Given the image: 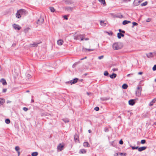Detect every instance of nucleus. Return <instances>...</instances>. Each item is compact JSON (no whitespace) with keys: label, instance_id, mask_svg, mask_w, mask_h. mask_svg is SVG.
<instances>
[{"label":"nucleus","instance_id":"48","mask_svg":"<svg viewBox=\"0 0 156 156\" xmlns=\"http://www.w3.org/2000/svg\"><path fill=\"white\" fill-rule=\"evenodd\" d=\"M151 20V18H148L146 20L147 22H149Z\"/></svg>","mask_w":156,"mask_h":156},{"label":"nucleus","instance_id":"6","mask_svg":"<svg viewBox=\"0 0 156 156\" xmlns=\"http://www.w3.org/2000/svg\"><path fill=\"white\" fill-rule=\"evenodd\" d=\"M12 26L13 27L15 30H19L21 29V27H20L17 24H14L12 25Z\"/></svg>","mask_w":156,"mask_h":156},{"label":"nucleus","instance_id":"44","mask_svg":"<svg viewBox=\"0 0 156 156\" xmlns=\"http://www.w3.org/2000/svg\"><path fill=\"white\" fill-rule=\"evenodd\" d=\"M119 33H121V32L122 33H125V31L124 30H122L121 29H119Z\"/></svg>","mask_w":156,"mask_h":156},{"label":"nucleus","instance_id":"11","mask_svg":"<svg viewBox=\"0 0 156 156\" xmlns=\"http://www.w3.org/2000/svg\"><path fill=\"white\" fill-rule=\"evenodd\" d=\"M0 82L2 83L3 85H6L7 84L5 80L3 78L1 79L0 80Z\"/></svg>","mask_w":156,"mask_h":156},{"label":"nucleus","instance_id":"20","mask_svg":"<svg viewBox=\"0 0 156 156\" xmlns=\"http://www.w3.org/2000/svg\"><path fill=\"white\" fill-rule=\"evenodd\" d=\"M73 8H71L70 7H67L65 8V9L68 12L72 11L73 10Z\"/></svg>","mask_w":156,"mask_h":156},{"label":"nucleus","instance_id":"4","mask_svg":"<svg viewBox=\"0 0 156 156\" xmlns=\"http://www.w3.org/2000/svg\"><path fill=\"white\" fill-rule=\"evenodd\" d=\"M78 80V79L77 78H76L73 80H71L69 81H68V82H67L66 83H70L71 84H74L76 83Z\"/></svg>","mask_w":156,"mask_h":156},{"label":"nucleus","instance_id":"8","mask_svg":"<svg viewBox=\"0 0 156 156\" xmlns=\"http://www.w3.org/2000/svg\"><path fill=\"white\" fill-rule=\"evenodd\" d=\"M147 148L146 147H138V151H139L141 152L145 150Z\"/></svg>","mask_w":156,"mask_h":156},{"label":"nucleus","instance_id":"55","mask_svg":"<svg viewBox=\"0 0 156 156\" xmlns=\"http://www.w3.org/2000/svg\"><path fill=\"white\" fill-rule=\"evenodd\" d=\"M118 70V69H116V68H114V69H112V70L113 71H116Z\"/></svg>","mask_w":156,"mask_h":156},{"label":"nucleus","instance_id":"5","mask_svg":"<svg viewBox=\"0 0 156 156\" xmlns=\"http://www.w3.org/2000/svg\"><path fill=\"white\" fill-rule=\"evenodd\" d=\"M44 20L43 18L41 17L37 20V23L38 24H41L43 23Z\"/></svg>","mask_w":156,"mask_h":156},{"label":"nucleus","instance_id":"23","mask_svg":"<svg viewBox=\"0 0 156 156\" xmlns=\"http://www.w3.org/2000/svg\"><path fill=\"white\" fill-rule=\"evenodd\" d=\"M130 23L131 21H130L125 20L122 22V24L124 25H125Z\"/></svg>","mask_w":156,"mask_h":156},{"label":"nucleus","instance_id":"42","mask_svg":"<svg viewBox=\"0 0 156 156\" xmlns=\"http://www.w3.org/2000/svg\"><path fill=\"white\" fill-rule=\"evenodd\" d=\"M104 75L105 76H107L108 75V73L107 71H105L104 73Z\"/></svg>","mask_w":156,"mask_h":156},{"label":"nucleus","instance_id":"29","mask_svg":"<svg viewBox=\"0 0 156 156\" xmlns=\"http://www.w3.org/2000/svg\"><path fill=\"white\" fill-rule=\"evenodd\" d=\"M5 101L4 99L0 98V105L4 103Z\"/></svg>","mask_w":156,"mask_h":156},{"label":"nucleus","instance_id":"17","mask_svg":"<svg viewBox=\"0 0 156 156\" xmlns=\"http://www.w3.org/2000/svg\"><path fill=\"white\" fill-rule=\"evenodd\" d=\"M146 55L147 57L148 58L152 57L153 56V54L152 52H150L148 54H146Z\"/></svg>","mask_w":156,"mask_h":156},{"label":"nucleus","instance_id":"22","mask_svg":"<svg viewBox=\"0 0 156 156\" xmlns=\"http://www.w3.org/2000/svg\"><path fill=\"white\" fill-rule=\"evenodd\" d=\"M98 1L104 5H106V4L105 2V0H98Z\"/></svg>","mask_w":156,"mask_h":156},{"label":"nucleus","instance_id":"9","mask_svg":"<svg viewBox=\"0 0 156 156\" xmlns=\"http://www.w3.org/2000/svg\"><path fill=\"white\" fill-rule=\"evenodd\" d=\"M138 1V0H135L133 3V5L134 6L139 5L140 3Z\"/></svg>","mask_w":156,"mask_h":156},{"label":"nucleus","instance_id":"61","mask_svg":"<svg viewBox=\"0 0 156 156\" xmlns=\"http://www.w3.org/2000/svg\"><path fill=\"white\" fill-rule=\"evenodd\" d=\"M17 152H18V156H20V152L19 151H18Z\"/></svg>","mask_w":156,"mask_h":156},{"label":"nucleus","instance_id":"16","mask_svg":"<svg viewBox=\"0 0 156 156\" xmlns=\"http://www.w3.org/2000/svg\"><path fill=\"white\" fill-rule=\"evenodd\" d=\"M100 24L103 27H105L106 25V23H105L104 21L101 20L100 21Z\"/></svg>","mask_w":156,"mask_h":156},{"label":"nucleus","instance_id":"10","mask_svg":"<svg viewBox=\"0 0 156 156\" xmlns=\"http://www.w3.org/2000/svg\"><path fill=\"white\" fill-rule=\"evenodd\" d=\"M135 103L134 100L131 99L129 101V104L131 105H133Z\"/></svg>","mask_w":156,"mask_h":156},{"label":"nucleus","instance_id":"46","mask_svg":"<svg viewBox=\"0 0 156 156\" xmlns=\"http://www.w3.org/2000/svg\"><path fill=\"white\" fill-rule=\"evenodd\" d=\"M153 71L156 70V65H155L152 68Z\"/></svg>","mask_w":156,"mask_h":156},{"label":"nucleus","instance_id":"41","mask_svg":"<svg viewBox=\"0 0 156 156\" xmlns=\"http://www.w3.org/2000/svg\"><path fill=\"white\" fill-rule=\"evenodd\" d=\"M146 141L145 140H142L141 141V143L142 144H144L145 143Z\"/></svg>","mask_w":156,"mask_h":156},{"label":"nucleus","instance_id":"19","mask_svg":"<svg viewBox=\"0 0 156 156\" xmlns=\"http://www.w3.org/2000/svg\"><path fill=\"white\" fill-rule=\"evenodd\" d=\"M83 145L85 147H89L90 146V145L88 142H85L83 144Z\"/></svg>","mask_w":156,"mask_h":156},{"label":"nucleus","instance_id":"43","mask_svg":"<svg viewBox=\"0 0 156 156\" xmlns=\"http://www.w3.org/2000/svg\"><path fill=\"white\" fill-rule=\"evenodd\" d=\"M27 79H29L31 77V75L29 74H28L27 75Z\"/></svg>","mask_w":156,"mask_h":156},{"label":"nucleus","instance_id":"37","mask_svg":"<svg viewBox=\"0 0 156 156\" xmlns=\"http://www.w3.org/2000/svg\"><path fill=\"white\" fill-rule=\"evenodd\" d=\"M132 24L133 25L132 26V28H133L134 27V26H137L138 25L137 23H136L135 22H133L132 23Z\"/></svg>","mask_w":156,"mask_h":156},{"label":"nucleus","instance_id":"57","mask_svg":"<svg viewBox=\"0 0 156 156\" xmlns=\"http://www.w3.org/2000/svg\"><path fill=\"white\" fill-rule=\"evenodd\" d=\"M143 74V72H139L138 73V74L139 75H141Z\"/></svg>","mask_w":156,"mask_h":156},{"label":"nucleus","instance_id":"62","mask_svg":"<svg viewBox=\"0 0 156 156\" xmlns=\"http://www.w3.org/2000/svg\"><path fill=\"white\" fill-rule=\"evenodd\" d=\"M31 101L33 103L34 102V101L33 99H32Z\"/></svg>","mask_w":156,"mask_h":156},{"label":"nucleus","instance_id":"7","mask_svg":"<svg viewBox=\"0 0 156 156\" xmlns=\"http://www.w3.org/2000/svg\"><path fill=\"white\" fill-rule=\"evenodd\" d=\"M63 147L64 146L63 145H62L61 144H60L58 146L57 149L60 151H61L63 149Z\"/></svg>","mask_w":156,"mask_h":156},{"label":"nucleus","instance_id":"38","mask_svg":"<svg viewBox=\"0 0 156 156\" xmlns=\"http://www.w3.org/2000/svg\"><path fill=\"white\" fill-rule=\"evenodd\" d=\"M15 150L17 151H19V150H20V147L18 146H16L15 147Z\"/></svg>","mask_w":156,"mask_h":156},{"label":"nucleus","instance_id":"32","mask_svg":"<svg viewBox=\"0 0 156 156\" xmlns=\"http://www.w3.org/2000/svg\"><path fill=\"white\" fill-rule=\"evenodd\" d=\"M147 4V2L146 1L144 3L141 4V6H145Z\"/></svg>","mask_w":156,"mask_h":156},{"label":"nucleus","instance_id":"45","mask_svg":"<svg viewBox=\"0 0 156 156\" xmlns=\"http://www.w3.org/2000/svg\"><path fill=\"white\" fill-rule=\"evenodd\" d=\"M23 109L24 111L25 112L27 111L28 110V109L26 107H23Z\"/></svg>","mask_w":156,"mask_h":156},{"label":"nucleus","instance_id":"63","mask_svg":"<svg viewBox=\"0 0 156 156\" xmlns=\"http://www.w3.org/2000/svg\"><path fill=\"white\" fill-rule=\"evenodd\" d=\"M88 132L89 133H90L91 132V131L90 130H88Z\"/></svg>","mask_w":156,"mask_h":156},{"label":"nucleus","instance_id":"50","mask_svg":"<svg viewBox=\"0 0 156 156\" xmlns=\"http://www.w3.org/2000/svg\"><path fill=\"white\" fill-rule=\"evenodd\" d=\"M103 57H104L103 55H101V56L98 57V58L99 59H101L103 58Z\"/></svg>","mask_w":156,"mask_h":156},{"label":"nucleus","instance_id":"52","mask_svg":"<svg viewBox=\"0 0 156 156\" xmlns=\"http://www.w3.org/2000/svg\"><path fill=\"white\" fill-rule=\"evenodd\" d=\"M6 91H7L6 89H3L2 92L3 93H5V92Z\"/></svg>","mask_w":156,"mask_h":156},{"label":"nucleus","instance_id":"35","mask_svg":"<svg viewBox=\"0 0 156 156\" xmlns=\"http://www.w3.org/2000/svg\"><path fill=\"white\" fill-rule=\"evenodd\" d=\"M5 122L7 124H9L10 122V121L9 119H5Z\"/></svg>","mask_w":156,"mask_h":156},{"label":"nucleus","instance_id":"39","mask_svg":"<svg viewBox=\"0 0 156 156\" xmlns=\"http://www.w3.org/2000/svg\"><path fill=\"white\" fill-rule=\"evenodd\" d=\"M155 102L154 101V100H153L152 101H151L149 105L150 106H151L153 105L154 103Z\"/></svg>","mask_w":156,"mask_h":156},{"label":"nucleus","instance_id":"33","mask_svg":"<svg viewBox=\"0 0 156 156\" xmlns=\"http://www.w3.org/2000/svg\"><path fill=\"white\" fill-rule=\"evenodd\" d=\"M62 120L66 123L68 122H69V120L68 119H63Z\"/></svg>","mask_w":156,"mask_h":156},{"label":"nucleus","instance_id":"40","mask_svg":"<svg viewBox=\"0 0 156 156\" xmlns=\"http://www.w3.org/2000/svg\"><path fill=\"white\" fill-rule=\"evenodd\" d=\"M132 148V149L133 150H134V149H138V147H135L134 146H132V147H131Z\"/></svg>","mask_w":156,"mask_h":156},{"label":"nucleus","instance_id":"31","mask_svg":"<svg viewBox=\"0 0 156 156\" xmlns=\"http://www.w3.org/2000/svg\"><path fill=\"white\" fill-rule=\"evenodd\" d=\"M38 153L37 152H35L32 153L31 154L32 156H37L38 155Z\"/></svg>","mask_w":156,"mask_h":156},{"label":"nucleus","instance_id":"56","mask_svg":"<svg viewBox=\"0 0 156 156\" xmlns=\"http://www.w3.org/2000/svg\"><path fill=\"white\" fill-rule=\"evenodd\" d=\"M125 2H129L130 1V0H123Z\"/></svg>","mask_w":156,"mask_h":156},{"label":"nucleus","instance_id":"18","mask_svg":"<svg viewBox=\"0 0 156 156\" xmlns=\"http://www.w3.org/2000/svg\"><path fill=\"white\" fill-rule=\"evenodd\" d=\"M141 90H140L136 91V95L138 97L140 96L141 94Z\"/></svg>","mask_w":156,"mask_h":156},{"label":"nucleus","instance_id":"26","mask_svg":"<svg viewBox=\"0 0 156 156\" xmlns=\"http://www.w3.org/2000/svg\"><path fill=\"white\" fill-rule=\"evenodd\" d=\"M86 152V151L84 149H81L80 151V153L81 154H84Z\"/></svg>","mask_w":156,"mask_h":156},{"label":"nucleus","instance_id":"25","mask_svg":"<svg viewBox=\"0 0 156 156\" xmlns=\"http://www.w3.org/2000/svg\"><path fill=\"white\" fill-rule=\"evenodd\" d=\"M39 43H34L33 44H30V46L32 47H35L37 46V44H39Z\"/></svg>","mask_w":156,"mask_h":156},{"label":"nucleus","instance_id":"21","mask_svg":"<svg viewBox=\"0 0 156 156\" xmlns=\"http://www.w3.org/2000/svg\"><path fill=\"white\" fill-rule=\"evenodd\" d=\"M94 49H87L86 48H83V50L84 52H86V51H87V50H88L89 51H94Z\"/></svg>","mask_w":156,"mask_h":156},{"label":"nucleus","instance_id":"13","mask_svg":"<svg viewBox=\"0 0 156 156\" xmlns=\"http://www.w3.org/2000/svg\"><path fill=\"white\" fill-rule=\"evenodd\" d=\"M126 153H118L116 156H126Z\"/></svg>","mask_w":156,"mask_h":156},{"label":"nucleus","instance_id":"27","mask_svg":"<svg viewBox=\"0 0 156 156\" xmlns=\"http://www.w3.org/2000/svg\"><path fill=\"white\" fill-rule=\"evenodd\" d=\"M65 2L66 4H71L73 3L70 0H65Z\"/></svg>","mask_w":156,"mask_h":156},{"label":"nucleus","instance_id":"53","mask_svg":"<svg viewBox=\"0 0 156 156\" xmlns=\"http://www.w3.org/2000/svg\"><path fill=\"white\" fill-rule=\"evenodd\" d=\"M63 17L64 18V19H65L66 20H67L68 19L66 15L64 16H63Z\"/></svg>","mask_w":156,"mask_h":156},{"label":"nucleus","instance_id":"54","mask_svg":"<svg viewBox=\"0 0 156 156\" xmlns=\"http://www.w3.org/2000/svg\"><path fill=\"white\" fill-rule=\"evenodd\" d=\"M85 40L86 41H88L89 40V38H85L84 37V38H83V40Z\"/></svg>","mask_w":156,"mask_h":156},{"label":"nucleus","instance_id":"28","mask_svg":"<svg viewBox=\"0 0 156 156\" xmlns=\"http://www.w3.org/2000/svg\"><path fill=\"white\" fill-rule=\"evenodd\" d=\"M128 85L126 84H124L122 86V88L123 89H126L128 87Z\"/></svg>","mask_w":156,"mask_h":156},{"label":"nucleus","instance_id":"15","mask_svg":"<svg viewBox=\"0 0 156 156\" xmlns=\"http://www.w3.org/2000/svg\"><path fill=\"white\" fill-rule=\"evenodd\" d=\"M124 36V34L121 33H118L117 34V37L119 39H120L121 37H123Z\"/></svg>","mask_w":156,"mask_h":156},{"label":"nucleus","instance_id":"14","mask_svg":"<svg viewBox=\"0 0 156 156\" xmlns=\"http://www.w3.org/2000/svg\"><path fill=\"white\" fill-rule=\"evenodd\" d=\"M63 43V41L62 40H59L57 41V43L58 45H61Z\"/></svg>","mask_w":156,"mask_h":156},{"label":"nucleus","instance_id":"24","mask_svg":"<svg viewBox=\"0 0 156 156\" xmlns=\"http://www.w3.org/2000/svg\"><path fill=\"white\" fill-rule=\"evenodd\" d=\"M74 140L75 141H76L77 140H78V141H79V140H78L79 136L78 135L76 134L74 135Z\"/></svg>","mask_w":156,"mask_h":156},{"label":"nucleus","instance_id":"36","mask_svg":"<svg viewBox=\"0 0 156 156\" xmlns=\"http://www.w3.org/2000/svg\"><path fill=\"white\" fill-rule=\"evenodd\" d=\"M30 28H26L25 29H24V32L26 33H27L28 32V31L29 30Z\"/></svg>","mask_w":156,"mask_h":156},{"label":"nucleus","instance_id":"49","mask_svg":"<svg viewBox=\"0 0 156 156\" xmlns=\"http://www.w3.org/2000/svg\"><path fill=\"white\" fill-rule=\"evenodd\" d=\"M142 90L141 87L140 86H138L137 87V90Z\"/></svg>","mask_w":156,"mask_h":156},{"label":"nucleus","instance_id":"60","mask_svg":"<svg viewBox=\"0 0 156 156\" xmlns=\"http://www.w3.org/2000/svg\"><path fill=\"white\" fill-rule=\"evenodd\" d=\"M108 34H109V35H112V32H111L110 33H108Z\"/></svg>","mask_w":156,"mask_h":156},{"label":"nucleus","instance_id":"64","mask_svg":"<svg viewBox=\"0 0 156 156\" xmlns=\"http://www.w3.org/2000/svg\"><path fill=\"white\" fill-rule=\"evenodd\" d=\"M129 75H130V74H127V77H128V76H129Z\"/></svg>","mask_w":156,"mask_h":156},{"label":"nucleus","instance_id":"51","mask_svg":"<svg viewBox=\"0 0 156 156\" xmlns=\"http://www.w3.org/2000/svg\"><path fill=\"white\" fill-rule=\"evenodd\" d=\"M119 143L120 144H123V142L122 140H120L119 142Z\"/></svg>","mask_w":156,"mask_h":156},{"label":"nucleus","instance_id":"59","mask_svg":"<svg viewBox=\"0 0 156 156\" xmlns=\"http://www.w3.org/2000/svg\"><path fill=\"white\" fill-rule=\"evenodd\" d=\"M144 0H138V2H139L140 3L141 2H143Z\"/></svg>","mask_w":156,"mask_h":156},{"label":"nucleus","instance_id":"34","mask_svg":"<svg viewBox=\"0 0 156 156\" xmlns=\"http://www.w3.org/2000/svg\"><path fill=\"white\" fill-rule=\"evenodd\" d=\"M50 9L51 12H54L55 11L54 8L52 7H50Z\"/></svg>","mask_w":156,"mask_h":156},{"label":"nucleus","instance_id":"47","mask_svg":"<svg viewBox=\"0 0 156 156\" xmlns=\"http://www.w3.org/2000/svg\"><path fill=\"white\" fill-rule=\"evenodd\" d=\"M94 109L96 111H98L99 109V108L98 107H96L94 108Z\"/></svg>","mask_w":156,"mask_h":156},{"label":"nucleus","instance_id":"1","mask_svg":"<svg viewBox=\"0 0 156 156\" xmlns=\"http://www.w3.org/2000/svg\"><path fill=\"white\" fill-rule=\"evenodd\" d=\"M122 44L121 42L115 43L113 45V49L115 50L120 49L122 48Z\"/></svg>","mask_w":156,"mask_h":156},{"label":"nucleus","instance_id":"3","mask_svg":"<svg viewBox=\"0 0 156 156\" xmlns=\"http://www.w3.org/2000/svg\"><path fill=\"white\" fill-rule=\"evenodd\" d=\"M85 35V34H77L75 35L74 37V39L76 40H79L81 39V41L83 40V38H84Z\"/></svg>","mask_w":156,"mask_h":156},{"label":"nucleus","instance_id":"30","mask_svg":"<svg viewBox=\"0 0 156 156\" xmlns=\"http://www.w3.org/2000/svg\"><path fill=\"white\" fill-rule=\"evenodd\" d=\"M100 99L102 101H105L108 100L109 99V98H101Z\"/></svg>","mask_w":156,"mask_h":156},{"label":"nucleus","instance_id":"58","mask_svg":"<svg viewBox=\"0 0 156 156\" xmlns=\"http://www.w3.org/2000/svg\"><path fill=\"white\" fill-rule=\"evenodd\" d=\"M105 131L106 132H108V129L107 128L105 129Z\"/></svg>","mask_w":156,"mask_h":156},{"label":"nucleus","instance_id":"2","mask_svg":"<svg viewBox=\"0 0 156 156\" xmlns=\"http://www.w3.org/2000/svg\"><path fill=\"white\" fill-rule=\"evenodd\" d=\"M26 11L24 9H20L18 11L16 14V17L18 18H19L21 17V15L24 14H25Z\"/></svg>","mask_w":156,"mask_h":156},{"label":"nucleus","instance_id":"12","mask_svg":"<svg viewBox=\"0 0 156 156\" xmlns=\"http://www.w3.org/2000/svg\"><path fill=\"white\" fill-rule=\"evenodd\" d=\"M117 76L116 74L113 73L111 75H110L109 76L112 79L115 78Z\"/></svg>","mask_w":156,"mask_h":156}]
</instances>
